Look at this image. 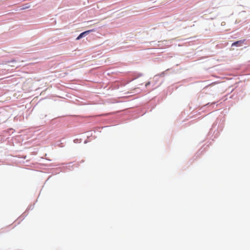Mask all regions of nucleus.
Returning <instances> with one entry per match:
<instances>
[{"mask_svg": "<svg viewBox=\"0 0 250 250\" xmlns=\"http://www.w3.org/2000/svg\"><path fill=\"white\" fill-rule=\"evenodd\" d=\"M245 41V39L236 41L232 43L231 46H241Z\"/></svg>", "mask_w": 250, "mask_h": 250, "instance_id": "nucleus-1", "label": "nucleus"}, {"mask_svg": "<svg viewBox=\"0 0 250 250\" xmlns=\"http://www.w3.org/2000/svg\"><path fill=\"white\" fill-rule=\"evenodd\" d=\"M94 30H87V31H84L82 33H81L79 36L77 38L76 40H79L80 39H81V38H82L83 36H84L85 35L88 34V33H89L90 32H92Z\"/></svg>", "mask_w": 250, "mask_h": 250, "instance_id": "nucleus-2", "label": "nucleus"}, {"mask_svg": "<svg viewBox=\"0 0 250 250\" xmlns=\"http://www.w3.org/2000/svg\"><path fill=\"white\" fill-rule=\"evenodd\" d=\"M29 7H30V5L28 4H26L24 6H23L22 8H21V10H23L29 8Z\"/></svg>", "mask_w": 250, "mask_h": 250, "instance_id": "nucleus-3", "label": "nucleus"}, {"mask_svg": "<svg viewBox=\"0 0 250 250\" xmlns=\"http://www.w3.org/2000/svg\"><path fill=\"white\" fill-rule=\"evenodd\" d=\"M150 84V82H148L146 83V87H147Z\"/></svg>", "mask_w": 250, "mask_h": 250, "instance_id": "nucleus-4", "label": "nucleus"}]
</instances>
